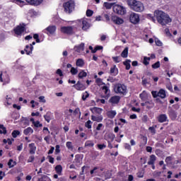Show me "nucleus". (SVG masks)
<instances>
[{
	"label": "nucleus",
	"mask_w": 181,
	"mask_h": 181,
	"mask_svg": "<svg viewBox=\"0 0 181 181\" xmlns=\"http://www.w3.org/2000/svg\"><path fill=\"white\" fill-rule=\"evenodd\" d=\"M154 13L158 23L162 26H165L172 22V18L169 17V15L162 11H156Z\"/></svg>",
	"instance_id": "nucleus-1"
},
{
	"label": "nucleus",
	"mask_w": 181,
	"mask_h": 181,
	"mask_svg": "<svg viewBox=\"0 0 181 181\" xmlns=\"http://www.w3.org/2000/svg\"><path fill=\"white\" fill-rule=\"evenodd\" d=\"M127 5L130 6V9L134 11V12H144V10L145 9L144 4L141 1L136 0H127Z\"/></svg>",
	"instance_id": "nucleus-2"
},
{
	"label": "nucleus",
	"mask_w": 181,
	"mask_h": 181,
	"mask_svg": "<svg viewBox=\"0 0 181 181\" xmlns=\"http://www.w3.org/2000/svg\"><path fill=\"white\" fill-rule=\"evenodd\" d=\"M114 91L116 94H123V95H125L127 93L126 86L121 83L115 85Z\"/></svg>",
	"instance_id": "nucleus-3"
},
{
	"label": "nucleus",
	"mask_w": 181,
	"mask_h": 181,
	"mask_svg": "<svg viewBox=\"0 0 181 181\" xmlns=\"http://www.w3.org/2000/svg\"><path fill=\"white\" fill-rule=\"evenodd\" d=\"M74 1L71 0L69 1L66 2L65 4H64V11L66 13H71V12H73V11H74Z\"/></svg>",
	"instance_id": "nucleus-4"
},
{
	"label": "nucleus",
	"mask_w": 181,
	"mask_h": 181,
	"mask_svg": "<svg viewBox=\"0 0 181 181\" xmlns=\"http://www.w3.org/2000/svg\"><path fill=\"white\" fill-rule=\"evenodd\" d=\"M62 33L64 35H68L69 36H71V35H74V28L73 26H63L61 28Z\"/></svg>",
	"instance_id": "nucleus-5"
},
{
	"label": "nucleus",
	"mask_w": 181,
	"mask_h": 181,
	"mask_svg": "<svg viewBox=\"0 0 181 181\" xmlns=\"http://www.w3.org/2000/svg\"><path fill=\"white\" fill-rule=\"evenodd\" d=\"M113 11L117 15H125L127 13V10L124 6L119 5H115L113 6Z\"/></svg>",
	"instance_id": "nucleus-6"
},
{
	"label": "nucleus",
	"mask_w": 181,
	"mask_h": 181,
	"mask_svg": "<svg viewBox=\"0 0 181 181\" xmlns=\"http://www.w3.org/2000/svg\"><path fill=\"white\" fill-rule=\"evenodd\" d=\"M129 21L131 23H133L134 25H136V23H139V14L136 13H131L129 16Z\"/></svg>",
	"instance_id": "nucleus-7"
},
{
	"label": "nucleus",
	"mask_w": 181,
	"mask_h": 181,
	"mask_svg": "<svg viewBox=\"0 0 181 181\" xmlns=\"http://www.w3.org/2000/svg\"><path fill=\"white\" fill-rule=\"evenodd\" d=\"M26 25L25 24H20L14 29V33L18 36L21 35L22 33H23L25 30Z\"/></svg>",
	"instance_id": "nucleus-8"
},
{
	"label": "nucleus",
	"mask_w": 181,
	"mask_h": 181,
	"mask_svg": "<svg viewBox=\"0 0 181 181\" xmlns=\"http://www.w3.org/2000/svg\"><path fill=\"white\" fill-rule=\"evenodd\" d=\"M120 100H121V97L118 95H114L110 98L109 103H110L112 105H115L116 104H118V103H119Z\"/></svg>",
	"instance_id": "nucleus-9"
},
{
	"label": "nucleus",
	"mask_w": 181,
	"mask_h": 181,
	"mask_svg": "<svg viewBox=\"0 0 181 181\" xmlns=\"http://www.w3.org/2000/svg\"><path fill=\"white\" fill-rule=\"evenodd\" d=\"M112 21L116 25H122L124 23V20L117 16H112Z\"/></svg>",
	"instance_id": "nucleus-10"
},
{
	"label": "nucleus",
	"mask_w": 181,
	"mask_h": 181,
	"mask_svg": "<svg viewBox=\"0 0 181 181\" xmlns=\"http://www.w3.org/2000/svg\"><path fill=\"white\" fill-rule=\"evenodd\" d=\"M28 148L29 153L30 155H35V153H36V146L35 145V143L30 144Z\"/></svg>",
	"instance_id": "nucleus-11"
},
{
	"label": "nucleus",
	"mask_w": 181,
	"mask_h": 181,
	"mask_svg": "<svg viewBox=\"0 0 181 181\" xmlns=\"http://www.w3.org/2000/svg\"><path fill=\"white\" fill-rule=\"evenodd\" d=\"M73 87H74L76 90L80 91L86 90V86L80 81H78L76 84L73 86Z\"/></svg>",
	"instance_id": "nucleus-12"
},
{
	"label": "nucleus",
	"mask_w": 181,
	"mask_h": 181,
	"mask_svg": "<svg viewBox=\"0 0 181 181\" xmlns=\"http://www.w3.org/2000/svg\"><path fill=\"white\" fill-rule=\"evenodd\" d=\"M25 1L30 5H34L35 6L40 5V4H42V2H43V0H25Z\"/></svg>",
	"instance_id": "nucleus-13"
},
{
	"label": "nucleus",
	"mask_w": 181,
	"mask_h": 181,
	"mask_svg": "<svg viewBox=\"0 0 181 181\" xmlns=\"http://www.w3.org/2000/svg\"><path fill=\"white\" fill-rule=\"evenodd\" d=\"M82 30H88V29H90V28L91 27V25L90 24V23H88L87 21L83 20L82 21Z\"/></svg>",
	"instance_id": "nucleus-14"
},
{
	"label": "nucleus",
	"mask_w": 181,
	"mask_h": 181,
	"mask_svg": "<svg viewBox=\"0 0 181 181\" xmlns=\"http://www.w3.org/2000/svg\"><path fill=\"white\" fill-rule=\"evenodd\" d=\"M75 52L80 53L84 50V43H81L79 45L74 47Z\"/></svg>",
	"instance_id": "nucleus-15"
},
{
	"label": "nucleus",
	"mask_w": 181,
	"mask_h": 181,
	"mask_svg": "<svg viewBox=\"0 0 181 181\" xmlns=\"http://www.w3.org/2000/svg\"><path fill=\"white\" fill-rule=\"evenodd\" d=\"M45 30H47L49 35H54V32H56V26L49 25L45 29Z\"/></svg>",
	"instance_id": "nucleus-16"
},
{
	"label": "nucleus",
	"mask_w": 181,
	"mask_h": 181,
	"mask_svg": "<svg viewBox=\"0 0 181 181\" xmlns=\"http://www.w3.org/2000/svg\"><path fill=\"white\" fill-rule=\"evenodd\" d=\"M115 115H117V112H115V110H110L107 112V116L111 119H112V118H114Z\"/></svg>",
	"instance_id": "nucleus-17"
},
{
	"label": "nucleus",
	"mask_w": 181,
	"mask_h": 181,
	"mask_svg": "<svg viewBox=\"0 0 181 181\" xmlns=\"http://www.w3.org/2000/svg\"><path fill=\"white\" fill-rule=\"evenodd\" d=\"M156 160V156H155V155L150 156V159L148 162V165H155Z\"/></svg>",
	"instance_id": "nucleus-18"
},
{
	"label": "nucleus",
	"mask_w": 181,
	"mask_h": 181,
	"mask_svg": "<svg viewBox=\"0 0 181 181\" xmlns=\"http://www.w3.org/2000/svg\"><path fill=\"white\" fill-rule=\"evenodd\" d=\"M168 119L166 115H160L158 117V122H165Z\"/></svg>",
	"instance_id": "nucleus-19"
},
{
	"label": "nucleus",
	"mask_w": 181,
	"mask_h": 181,
	"mask_svg": "<svg viewBox=\"0 0 181 181\" xmlns=\"http://www.w3.org/2000/svg\"><path fill=\"white\" fill-rule=\"evenodd\" d=\"M32 50H33V46H32V45H30V47H29V45H26L25 49L26 54H30V53H32Z\"/></svg>",
	"instance_id": "nucleus-20"
},
{
	"label": "nucleus",
	"mask_w": 181,
	"mask_h": 181,
	"mask_svg": "<svg viewBox=\"0 0 181 181\" xmlns=\"http://www.w3.org/2000/svg\"><path fill=\"white\" fill-rule=\"evenodd\" d=\"M91 119H92V121H96L97 122H101V121H103V116L95 117V116L92 115Z\"/></svg>",
	"instance_id": "nucleus-21"
},
{
	"label": "nucleus",
	"mask_w": 181,
	"mask_h": 181,
	"mask_svg": "<svg viewBox=\"0 0 181 181\" xmlns=\"http://www.w3.org/2000/svg\"><path fill=\"white\" fill-rule=\"evenodd\" d=\"M121 57L127 59L128 57V47H125L124 49L121 53Z\"/></svg>",
	"instance_id": "nucleus-22"
},
{
	"label": "nucleus",
	"mask_w": 181,
	"mask_h": 181,
	"mask_svg": "<svg viewBox=\"0 0 181 181\" xmlns=\"http://www.w3.org/2000/svg\"><path fill=\"white\" fill-rule=\"evenodd\" d=\"M158 97L160 98H165L166 97V92H165V90L160 89L158 91Z\"/></svg>",
	"instance_id": "nucleus-23"
},
{
	"label": "nucleus",
	"mask_w": 181,
	"mask_h": 181,
	"mask_svg": "<svg viewBox=\"0 0 181 181\" xmlns=\"http://www.w3.org/2000/svg\"><path fill=\"white\" fill-rule=\"evenodd\" d=\"M131 60L127 59L125 62H123V64L126 66V70H129L131 69Z\"/></svg>",
	"instance_id": "nucleus-24"
},
{
	"label": "nucleus",
	"mask_w": 181,
	"mask_h": 181,
	"mask_svg": "<svg viewBox=\"0 0 181 181\" xmlns=\"http://www.w3.org/2000/svg\"><path fill=\"white\" fill-rule=\"evenodd\" d=\"M23 134L25 135H29V134H33V129H32V127H28L27 129H24Z\"/></svg>",
	"instance_id": "nucleus-25"
},
{
	"label": "nucleus",
	"mask_w": 181,
	"mask_h": 181,
	"mask_svg": "<svg viewBox=\"0 0 181 181\" xmlns=\"http://www.w3.org/2000/svg\"><path fill=\"white\" fill-rule=\"evenodd\" d=\"M55 170L57 172V173L58 175H62V172L63 170V168L62 167V165H58L55 167Z\"/></svg>",
	"instance_id": "nucleus-26"
},
{
	"label": "nucleus",
	"mask_w": 181,
	"mask_h": 181,
	"mask_svg": "<svg viewBox=\"0 0 181 181\" xmlns=\"http://www.w3.org/2000/svg\"><path fill=\"white\" fill-rule=\"evenodd\" d=\"M102 90L104 91L105 95H110V88L107 86H103Z\"/></svg>",
	"instance_id": "nucleus-27"
},
{
	"label": "nucleus",
	"mask_w": 181,
	"mask_h": 181,
	"mask_svg": "<svg viewBox=\"0 0 181 181\" xmlns=\"http://www.w3.org/2000/svg\"><path fill=\"white\" fill-rule=\"evenodd\" d=\"M12 2L17 4V5H19V6H23V5H25V1L22 0H12Z\"/></svg>",
	"instance_id": "nucleus-28"
},
{
	"label": "nucleus",
	"mask_w": 181,
	"mask_h": 181,
	"mask_svg": "<svg viewBox=\"0 0 181 181\" xmlns=\"http://www.w3.org/2000/svg\"><path fill=\"white\" fill-rule=\"evenodd\" d=\"M104 6H105V8H106V9H111V8H112V6H114V3L105 2Z\"/></svg>",
	"instance_id": "nucleus-29"
},
{
	"label": "nucleus",
	"mask_w": 181,
	"mask_h": 181,
	"mask_svg": "<svg viewBox=\"0 0 181 181\" xmlns=\"http://www.w3.org/2000/svg\"><path fill=\"white\" fill-rule=\"evenodd\" d=\"M21 122H23L24 125H29V119L27 117H21Z\"/></svg>",
	"instance_id": "nucleus-30"
},
{
	"label": "nucleus",
	"mask_w": 181,
	"mask_h": 181,
	"mask_svg": "<svg viewBox=\"0 0 181 181\" xmlns=\"http://www.w3.org/2000/svg\"><path fill=\"white\" fill-rule=\"evenodd\" d=\"M150 80H151V78H142V82H141L142 85L146 86V84H149Z\"/></svg>",
	"instance_id": "nucleus-31"
},
{
	"label": "nucleus",
	"mask_w": 181,
	"mask_h": 181,
	"mask_svg": "<svg viewBox=\"0 0 181 181\" xmlns=\"http://www.w3.org/2000/svg\"><path fill=\"white\" fill-rule=\"evenodd\" d=\"M76 66H78V67H83V66H84V61H83V59H78L76 61Z\"/></svg>",
	"instance_id": "nucleus-32"
},
{
	"label": "nucleus",
	"mask_w": 181,
	"mask_h": 181,
	"mask_svg": "<svg viewBox=\"0 0 181 181\" xmlns=\"http://www.w3.org/2000/svg\"><path fill=\"white\" fill-rule=\"evenodd\" d=\"M0 134H6V128L4 126V124H0Z\"/></svg>",
	"instance_id": "nucleus-33"
},
{
	"label": "nucleus",
	"mask_w": 181,
	"mask_h": 181,
	"mask_svg": "<svg viewBox=\"0 0 181 181\" xmlns=\"http://www.w3.org/2000/svg\"><path fill=\"white\" fill-rule=\"evenodd\" d=\"M20 134H21V132H19V130H14L11 134L13 138H16L18 135H20Z\"/></svg>",
	"instance_id": "nucleus-34"
},
{
	"label": "nucleus",
	"mask_w": 181,
	"mask_h": 181,
	"mask_svg": "<svg viewBox=\"0 0 181 181\" xmlns=\"http://www.w3.org/2000/svg\"><path fill=\"white\" fill-rule=\"evenodd\" d=\"M15 165H16V162L13 161V160L12 159H10L8 163V165L9 166V168H13Z\"/></svg>",
	"instance_id": "nucleus-35"
},
{
	"label": "nucleus",
	"mask_w": 181,
	"mask_h": 181,
	"mask_svg": "<svg viewBox=\"0 0 181 181\" xmlns=\"http://www.w3.org/2000/svg\"><path fill=\"white\" fill-rule=\"evenodd\" d=\"M83 77H87V73L84 71H82L78 74L79 78H83Z\"/></svg>",
	"instance_id": "nucleus-36"
},
{
	"label": "nucleus",
	"mask_w": 181,
	"mask_h": 181,
	"mask_svg": "<svg viewBox=\"0 0 181 181\" xmlns=\"http://www.w3.org/2000/svg\"><path fill=\"white\" fill-rule=\"evenodd\" d=\"M148 60H151V57H144V61L143 63L145 66H148V64H149V62H148Z\"/></svg>",
	"instance_id": "nucleus-37"
},
{
	"label": "nucleus",
	"mask_w": 181,
	"mask_h": 181,
	"mask_svg": "<svg viewBox=\"0 0 181 181\" xmlns=\"http://www.w3.org/2000/svg\"><path fill=\"white\" fill-rule=\"evenodd\" d=\"M88 97H90V94L88 93V92H85L83 95H82V100L83 101H86V100H87V98H88Z\"/></svg>",
	"instance_id": "nucleus-38"
},
{
	"label": "nucleus",
	"mask_w": 181,
	"mask_h": 181,
	"mask_svg": "<svg viewBox=\"0 0 181 181\" xmlns=\"http://www.w3.org/2000/svg\"><path fill=\"white\" fill-rule=\"evenodd\" d=\"M85 146L93 147L94 146V143L92 141H87L85 143Z\"/></svg>",
	"instance_id": "nucleus-39"
},
{
	"label": "nucleus",
	"mask_w": 181,
	"mask_h": 181,
	"mask_svg": "<svg viewBox=\"0 0 181 181\" xmlns=\"http://www.w3.org/2000/svg\"><path fill=\"white\" fill-rule=\"evenodd\" d=\"M151 67L153 69H159V67H160V62H157L155 64H153Z\"/></svg>",
	"instance_id": "nucleus-40"
},
{
	"label": "nucleus",
	"mask_w": 181,
	"mask_h": 181,
	"mask_svg": "<svg viewBox=\"0 0 181 181\" xmlns=\"http://www.w3.org/2000/svg\"><path fill=\"white\" fill-rule=\"evenodd\" d=\"M169 115L170 117H173V118H176L177 117V115L176 114V112L173 111V110L170 111Z\"/></svg>",
	"instance_id": "nucleus-41"
},
{
	"label": "nucleus",
	"mask_w": 181,
	"mask_h": 181,
	"mask_svg": "<svg viewBox=\"0 0 181 181\" xmlns=\"http://www.w3.org/2000/svg\"><path fill=\"white\" fill-rule=\"evenodd\" d=\"M49 180L47 175H42L41 178H39L37 181H47Z\"/></svg>",
	"instance_id": "nucleus-42"
},
{
	"label": "nucleus",
	"mask_w": 181,
	"mask_h": 181,
	"mask_svg": "<svg viewBox=\"0 0 181 181\" xmlns=\"http://www.w3.org/2000/svg\"><path fill=\"white\" fill-rule=\"evenodd\" d=\"M91 124L92 122H90V120H88L87 122L85 123V127H86V128H88V129H91Z\"/></svg>",
	"instance_id": "nucleus-43"
},
{
	"label": "nucleus",
	"mask_w": 181,
	"mask_h": 181,
	"mask_svg": "<svg viewBox=\"0 0 181 181\" xmlns=\"http://www.w3.org/2000/svg\"><path fill=\"white\" fill-rule=\"evenodd\" d=\"M71 73L73 75H76L77 74V73H78V71L77 70V69L74 68V67H71Z\"/></svg>",
	"instance_id": "nucleus-44"
},
{
	"label": "nucleus",
	"mask_w": 181,
	"mask_h": 181,
	"mask_svg": "<svg viewBox=\"0 0 181 181\" xmlns=\"http://www.w3.org/2000/svg\"><path fill=\"white\" fill-rule=\"evenodd\" d=\"M34 127H35L36 128H39L40 127H43V125L42 124H40V122L39 121H36L35 122V124H33Z\"/></svg>",
	"instance_id": "nucleus-45"
},
{
	"label": "nucleus",
	"mask_w": 181,
	"mask_h": 181,
	"mask_svg": "<svg viewBox=\"0 0 181 181\" xmlns=\"http://www.w3.org/2000/svg\"><path fill=\"white\" fill-rule=\"evenodd\" d=\"M165 162L168 165H170L172 162V157L171 156L166 157Z\"/></svg>",
	"instance_id": "nucleus-46"
},
{
	"label": "nucleus",
	"mask_w": 181,
	"mask_h": 181,
	"mask_svg": "<svg viewBox=\"0 0 181 181\" xmlns=\"http://www.w3.org/2000/svg\"><path fill=\"white\" fill-rule=\"evenodd\" d=\"M151 94H152L153 98H156V97H159V92H158V91H152Z\"/></svg>",
	"instance_id": "nucleus-47"
},
{
	"label": "nucleus",
	"mask_w": 181,
	"mask_h": 181,
	"mask_svg": "<svg viewBox=\"0 0 181 181\" xmlns=\"http://www.w3.org/2000/svg\"><path fill=\"white\" fill-rule=\"evenodd\" d=\"M93 13H94V12L91 10H87L86 11V16H93Z\"/></svg>",
	"instance_id": "nucleus-48"
},
{
	"label": "nucleus",
	"mask_w": 181,
	"mask_h": 181,
	"mask_svg": "<svg viewBox=\"0 0 181 181\" xmlns=\"http://www.w3.org/2000/svg\"><path fill=\"white\" fill-rule=\"evenodd\" d=\"M44 118L47 122H50V115H48L47 113L45 115H44Z\"/></svg>",
	"instance_id": "nucleus-49"
},
{
	"label": "nucleus",
	"mask_w": 181,
	"mask_h": 181,
	"mask_svg": "<svg viewBox=\"0 0 181 181\" xmlns=\"http://www.w3.org/2000/svg\"><path fill=\"white\" fill-rule=\"evenodd\" d=\"M33 37L36 40L37 43H40V40H39V35L34 34Z\"/></svg>",
	"instance_id": "nucleus-50"
},
{
	"label": "nucleus",
	"mask_w": 181,
	"mask_h": 181,
	"mask_svg": "<svg viewBox=\"0 0 181 181\" xmlns=\"http://www.w3.org/2000/svg\"><path fill=\"white\" fill-rule=\"evenodd\" d=\"M66 148H68V149H73V145L71 141L66 142Z\"/></svg>",
	"instance_id": "nucleus-51"
},
{
	"label": "nucleus",
	"mask_w": 181,
	"mask_h": 181,
	"mask_svg": "<svg viewBox=\"0 0 181 181\" xmlns=\"http://www.w3.org/2000/svg\"><path fill=\"white\" fill-rule=\"evenodd\" d=\"M112 59L115 63H119V62H121L119 57H112Z\"/></svg>",
	"instance_id": "nucleus-52"
},
{
	"label": "nucleus",
	"mask_w": 181,
	"mask_h": 181,
	"mask_svg": "<svg viewBox=\"0 0 181 181\" xmlns=\"http://www.w3.org/2000/svg\"><path fill=\"white\" fill-rule=\"evenodd\" d=\"M33 160H35V156H31L29 157L28 162V163H30L33 162Z\"/></svg>",
	"instance_id": "nucleus-53"
},
{
	"label": "nucleus",
	"mask_w": 181,
	"mask_h": 181,
	"mask_svg": "<svg viewBox=\"0 0 181 181\" xmlns=\"http://www.w3.org/2000/svg\"><path fill=\"white\" fill-rule=\"evenodd\" d=\"M55 153H60V146L57 145L55 146Z\"/></svg>",
	"instance_id": "nucleus-54"
},
{
	"label": "nucleus",
	"mask_w": 181,
	"mask_h": 181,
	"mask_svg": "<svg viewBox=\"0 0 181 181\" xmlns=\"http://www.w3.org/2000/svg\"><path fill=\"white\" fill-rule=\"evenodd\" d=\"M98 148L100 150H103L104 148H107V146H105V144H98Z\"/></svg>",
	"instance_id": "nucleus-55"
},
{
	"label": "nucleus",
	"mask_w": 181,
	"mask_h": 181,
	"mask_svg": "<svg viewBox=\"0 0 181 181\" xmlns=\"http://www.w3.org/2000/svg\"><path fill=\"white\" fill-rule=\"evenodd\" d=\"M40 103H46V100L45 99V96H40L39 98Z\"/></svg>",
	"instance_id": "nucleus-56"
},
{
	"label": "nucleus",
	"mask_w": 181,
	"mask_h": 181,
	"mask_svg": "<svg viewBox=\"0 0 181 181\" xmlns=\"http://www.w3.org/2000/svg\"><path fill=\"white\" fill-rule=\"evenodd\" d=\"M49 162L50 163H54V158L52 157L51 156H48Z\"/></svg>",
	"instance_id": "nucleus-57"
},
{
	"label": "nucleus",
	"mask_w": 181,
	"mask_h": 181,
	"mask_svg": "<svg viewBox=\"0 0 181 181\" xmlns=\"http://www.w3.org/2000/svg\"><path fill=\"white\" fill-rule=\"evenodd\" d=\"M57 74H58L60 77H62L63 72L61 71V69H59L57 70Z\"/></svg>",
	"instance_id": "nucleus-58"
},
{
	"label": "nucleus",
	"mask_w": 181,
	"mask_h": 181,
	"mask_svg": "<svg viewBox=\"0 0 181 181\" xmlns=\"http://www.w3.org/2000/svg\"><path fill=\"white\" fill-rule=\"evenodd\" d=\"M92 111H95V112H101V109L98 107H93Z\"/></svg>",
	"instance_id": "nucleus-59"
},
{
	"label": "nucleus",
	"mask_w": 181,
	"mask_h": 181,
	"mask_svg": "<svg viewBox=\"0 0 181 181\" xmlns=\"http://www.w3.org/2000/svg\"><path fill=\"white\" fill-rule=\"evenodd\" d=\"M156 45L157 46H162V42H160V40L156 39Z\"/></svg>",
	"instance_id": "nucleus-60"
},
{
	"label": "nucleus",
	"mask_w": 181,
	"mask_h": 181,
	"mask_svg": "<svg viewBox=\"0 0 181 181\" xmlns=\"http://www.w3.org/2000/svg\"><path fill=\"white\" fill-rule=\"evenodd\" d=\"M144 177V171L139 172L137 173V177Z\"/></svg>",
	"instance_id": "nucleus-61"
},
{
	"label": "nucleus",
	"mask_w": 181,
	"mask_h": 181,
	"mask_svg": "<svg viewBox=\"0 0 181 181\" xmlns=\"http://www.w3.org/2000/svg\"><path fill=\"white\" fill-rule=\"evenodd\" d=\"M4 176H5V173L0 171V180H2Z\"/></svg>",
	"instance_id": "nucleus-62"
},
{
	"label": "nucleus",
	"mask_w": 181,
	"mask_h": 181,
	"mask_svg": "<svg viewBox=\"0 0 181 181\" xmlns=\"http://www.w3.org/2000/svg\"><path fill=\"white\" fill-rule=\"evenodd\" d=\"M53 152H54V147H52L49 151H48V155H50L52 153H53Z\"/></svg>",
	"instance_id": "nucleus-63"
},
{
	"label": "nucleus",
	"mask_w": 181,
	"mask_h": 181,
	"mask_svg": "<svg viewBox=\"0 0 181 181\" xmlns=\"http://www.w3.org/2000/svg\"><path fill=\"white\" fill-rule=\"evenodd\" d=\"M117 69V66H114L113 68H111L110 69V73L112 74V73H115V70Z\"/></svg>",
	"instance_id": "nucleus-64"
}]
</instances>
